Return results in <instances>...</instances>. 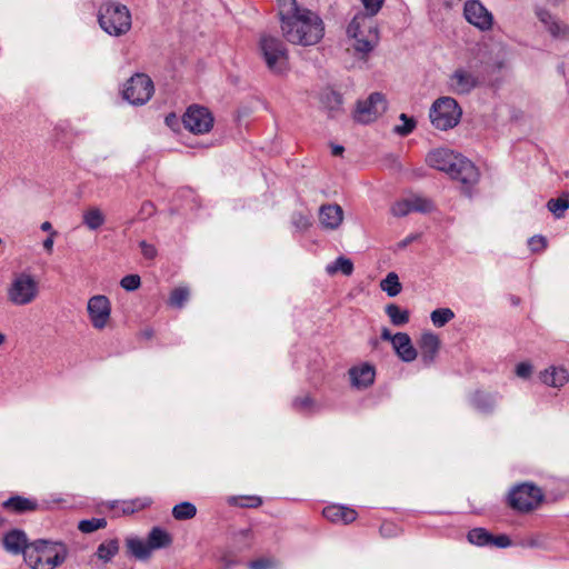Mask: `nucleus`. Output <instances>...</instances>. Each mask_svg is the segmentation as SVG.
<instances>
[{"label": "nucleus", "instance_id": "obj_1", "mask_svg": "<svg viewBox=\"0 0 569 569\" xmlns=\"http://www.w3.org/2000/svg\"><path fill=\"white\" fill-rule=\"evenodd\" d=\"M280 22L282 34L290 43L313 46L323 37L322 20L309 9L283 12Z\"/></svg>", "mask_w": 569, "mask_h": 569}, {"label": "nucleus", "instance_id": "obj_2", "mask_svg": "<svg viewBox=\"0 0 569 569\" xmlns=\"http://www.w3.org/2000/svg\"><path fill=\"white\" fill-rule=\"evenodd\" d=\"M426 162L429 167L459 181L467 192L479 181L478 168L468 158L450 149L438 148L430 151L426 156Z\"/></svg>", "mask_w": 569, "mask_h": 569}, {"label": "nucleus", "instance_id": "obj_3", "mask_svg": "<svg viewBox=\"0 0 569 569\" xmlns=\"http://www.w3.org/2000/svg\"><path fill=\"white\" fill-rule=\"evenodd\" d=\"M68 557V548L59 541L39 539L24 552V562L31 569H56Z\"/></svg>", "mask_w": 569, "mask_h": 569}, {"label": "nucleus", "instance_id": "obj_4", "mask_svg": "<svg viewBox=\"0 0 569 569\" xmlns=\"http://www.w3.org/2000/svg\"><path fill=\"white\" fill-rule=\"evenodd\" d=\"M347 34L353 40L352 47L356 53L367 57L379 43V30L376 21L358 12L347 28Z\"/></svg>", "mask_w": 569, "mask_h": 569}, {"label": "nucleus", "instance_id": "obj_5", "mask_svg": "<svg viewBox=\"0 0 569 569\" xmlns=\"http://www.w3.org/2000/svg\"><path fill=\"white\" fill-rule=\"evenodd\" d=\"M39 295V281L34 274L28 271L14 272L6 289L7 300L14 307L31 305Z\"/></svg>", "mask_w": 569, "mask_h": 569}, {"label": "nucleus", "instance_id": "obj_6", "mask_svg": "<svg viewBox=\"0 0 569 569\" xmlns=\"http://www.w3.org/2000/svg\"><path fill=\"white\" fill-rule=\"evenodd\" d=\"M98 21L102 30L113 37L126 34L132 24L129 9L119 2L103 3L99 9Z\"/></svg>", "mask_w": 569, "mask_h": 569}, {"label": "nucleus", "instance_id": "obj_7", "mask_svg": "<svg viewBox=\"0 0 569 569\" xmlns=\"http://www.w3.org/2000/svg\"><path fill=\"white\" fill-rule=\"evenodd\" d=\"M259 50L271 72L283 74L289 70L288 50L279 38L262 34L259 40Z\"/></svg>", "mask_w": 569, "mask_h": 569}, {"label": "nucleus", "instance_id": "obj_8", "mask_svg": "<svg viewBox=\"0 0 569 569\" xmlns=\"http://www.w3.org/2000/svg\"><path fill=\"white\" fill-rule=\"evenodd\" d=\"M462 116V110L452 97L438 98L431 106L429 118L432 126L439 130H449L456 127Z\"/></svg>", "mask_w": 569, "mask_h": 569}, {"label": "nucleus", "instance_id": "obj_9", "mask_svg": "<svg viewBox=\"0 0 569 569\" xmlns=\"http://www.w3.org/2000/svg\"><path fill=\"white\" fill-rule=\"evenodd\" d=\"M542 500L541 489L528 482L517 485L508 496L509 506L519 512L532 511L539 507Z\"/></svg>", "mask_w": 569, "mask_h": 569}, {"label": "nucleus", "instance_id": "obj_10", "mask_svg": "<svg viewBox=\"0 0 569 569\" xmlns=\"http://www.w3.org/2000/svg\"><path fill=\"white\" fill-rule=\"evenodd\" d=\"M153 82L143 73L132 76L124 84L123 98L134 106L144 104L153 94Z\"/></svg>", "mask_w": 569, "mask_h": 569}, {"label": "nucleus", "instance_id": "obj_11", "mask_svg": "<svg viewBox=\"0 0 569 569\" xmlns=\"http://www.w3.org/2000/svg\"><path fill=\"white\" fill-rule=\"evenodd\" d=\"M387 110L386 97L380 92L371 93L365 101H359L355 119L360 123H370Z\"/></svg>", "mask_w": 569, "mask_h": 569}, {"label": "nucleus", "instance_id": "obj_12", "mask_svg": "<svg viewBox=\"0 0 569 569\" xmlns=\"http://www.w3.org/2000/svg\"><path fill=\"white\" fill-rule=\"evenodd\" d=\"M87 312L91 326L96 330H103L111 319V302L104 295L92 296L87 303Z\"/></svg>", "mask_w": 569, "mask_h": 569}, {"label": "nucleus", "instance_id": "obj_13", "mask_svg": "<svg viewBox=\"0 0 569 569\" xmlns=\"http://www.w3.org/2000/svg\"><path fill=\"white\" fill-rule=\"evenodd\" d=\"M463 17L471 26L482 32L490 31L493 27V14L480 0H467L463 4Z\"/></svg>", "mask_w": 569, "mask_h": 569}, {"label": "nucleus", "instance_id": "obj_14", "mask_svg": "<svg viewBox=\"0 0 569 569\" xmlns=\"http://www.w3.org/2000/svg\"><path fill=\"white\" fill-rule=\"evenodd\" d=\"M479 84L480 78L478 73L465 67L455 69L447 81L448 90L459 96L469 94Z\"/></svg>", "mask_w": 569, "mask_h": 569}, {"label": "nucleus", "instance_id": "obj_15", "mask_svg": "<svg viewBox=\"0 0 569 569\" xmlns=\"http://www.w3.org/2000/svg\"><path fill=\"white\" fill-rule=\"evenodd\" d=\"M186 129L193 133L209 132L213 126V117L204 107L191 106L182 117Z\"/></svg>", "mask_w": 569, "mask_h": 569}, {"label": "nucleus", "instance_id": "obj_16", "mask_svg": "<svg viewBox=\"0 0 569 569\" xmlns=\"http://www.w3.org/2000/svg\"><path fill=\"white\" fill-rule=\"evenodd\" d=\"M432 209V202L420 196H412L395 202L391 207V213L395 217H405L408 213L429 212Z\"/></svg>", "mask_w": 569, "mask_h": 569}, {"label": "nucleus", "instance_id": "obj_17", "mask_svg": "<svg viewBox=\"0 0 569 569\" xmlns=\"http://www.w3.org/2000/svg\"><path fill=\"white\" fill-rule=\"evenodd\" d=\"M539 21L543 24L546 31L557 40L569 39V27L558 17L551 14L548 10L539 8L537 11Z\"/></svg>", "mask_w": 569, "mask_h": 569}, {"label": "nucleus", "instance_id": "obj_18", "mask_svg": "<svg viewBox=\"0 0 569 569\" xmlns=\"http://www.w3.org/2000/svg\"><path fill=\"white\" fill-rule=\"evenodd\" d=\"M440 340L437 335L432 332H425L419 340L420 360L426 366H431L439 352Z\"/></svg>", "mask_w": 569, "mask_h": 569}, {"label": "nucleus", "instance_id": "obj_19", "mask_svg": "<svg viewBox=\"0 0 569 569\" xmlns=\"http://www.w3.org/2000/svg\"><path fill=\"white\" fill-rule=\"evenodd\" d=\"M29 547L27 535L22 530L13 529L3 537V548L12 555L22 553L24 556Z\"/></svg>", "mask_w": 569, "mask_h": 569}, {"label": "nucleus", "instance_id": "obj_20", "mask_svg": "<svg viewBox=\"0 0 569 569\" xmlns=\"http://www.w3.org/2000/svg\"><path fill=\"white\" fill-rule=\"evenodd\" d=\"M376 371L373 366L362 363L349 370V377L353 387L358 389L368 388L375 381Z\"/></svg>", "mask_w": 569, "mask_h": 569}, {"label": "nucleus", "instance_id": "obj_21", "mask_svg": "<svg viewBox=\"0 0 569 569\" xmlns=\"http://www.w3.org/2000/svg\"><path fill=\"white\" fill-rule=\"evenodd\" d=\"M392 348L396 355L403 362H412L418 356V352L413 347L409 335L406 332H398L395 335Z\"/></svg>", "mask_w": 569, "mask_h": 569}, {"label": "nucleus", "instance_id": "obj_22", "mask_svg": "<svg viewBox=\"0 0 569 569\" xmlns=\"http://www.w3.org/2000/svg\"><path fill=\"white\" fill-rule=\"evenodd\" d=\"M322 515L326 519L335 523L348 525L357 519V511L341 505H331L323 509Z\"/></svg>", "mask_w": 569, "mask_h": 569}, {"label": "nucleus", "instance_id": "obj_23", "mask_svg": "<svg viewBox=\"0 0 569 569\" xmlns=\"http://www.w3.org/2000/svg\"><path fill=\"white\" fill-rule=\"evenodd\" d=\"M319 220L323 228L335 230L343 220L342 208L338 204H325L319 209Z\"/></svg>", "mask_w": 569, "mask_h": 569}, {"label": "nucleus", "instance_id": "obj_24", "mask_svg": "<svg viewBox=\"0 0 569 569\" xmlns=\"http://www.w3.org/2000/svg\"><path fill=\"white\" fill-rule=\"evenodd\" d=\"M2 507L14 513H24L29 511H34L38 508V502L34 499L17 495L4 500L2 502Z\"/></svg>", "mask_w": 569, "mask_h": 569}, {"label": "nucleus", "instance_id": "obj_25", "mask_svg": "<svg viewBox=\"0 0 569 569\" xmlns=\"http://www.w3.org/2000/svg\"><path fill=\"white\" fill-rule=\"evenodd\" d=\"M540 380L549 387L560 388L568 382L569 375L563 368L550 367L540 373Z\"/></svg>", "mask_w": 569, "mask_h": 569}, {"label": "nucleus", "instance_id": "obj_26", "mask_svg": "<svg viewBox=\"0 0 569 569\" xmlns=\"http://www.w3.org/2000/svg\"><path fill=\"white\" fill-rule=\"evenodd\" d=\"M126 547L128 552L139 560H147L152 553L148 540L146 541L139 537H128L126 539Z\"/></svg>", "mask_w": 569, "mask_h": 569}, {"label": "nucleus", "instance_id": "obj_27", "mask_svg": "<svg viewBox=\"0 0 569 569\" xmlns=\"http://www.w3.org/2000/svg\"><path fill=\"white\" fill-rule=\"evenodd\" d=\"M499 400L498 393H490L483 391L475 392L472 397V406L485 413L491 412Z\"/></svg>", "mask_w": 569, "mask_h": 569}, {"label": "nucleus", "instance_id": "obj_28", "mask_svg": "<svg viewBox=\"0 0 569 569\" xmlns=\"http://www.w3.org/2000/svg\"><path fill=\"white\" fill-rule=\"evenodd\" d=\"M104 212L96 206L89 207L82 213L83 224L91 231L98 230L106 223Z\"/></svg>", "mask_w": 569, "mask_h": 569}, {"label": "nucleus", "instance_id": "obj_29", "mask_svg": "<svg viewBox=\"0 0 569 569\" xmlns=\"http://www.w3.org/2000/svg\"><path fill=\"white\" fill-rule=\"evenodd\" d=\"M119 552V540L109 539L101 542L96 551V556L103 563H108Z\"/></svg>", "mask_w": 569, "mask_h": 569}, {"label": "nucleus", "instance_id": "obj_30", "mask_svg": "<svg viewBox=\"0 0 569 569\" xmlns=\"http://www.w3.org/2000/svg\"><path fill=\"white\" fill-rule=\"evenodd\" d=\"M147 540L152 551L156 549L168 547L172 541L170 535L159 527H154L151 529Z\"/></svg>", "mask_w": 569, "mask_h": 569}, {"label": "nucleus", "instance_id": "obj_31", "mask_svg": "<svg viewBox=\"0 0 569 569\" xmlns=\"http://www.w3.org/2000/svg\"><path fill=\"white\" fill-rule=\"evenodd\" d=\"M386 313L389 317L393 326H405L409 322L410 313L406 309H401L395 303H390L386 307Z\"/></svg>", "mask_w": 569, "mask_h": 569}, {"label": "nucleus", "instance_id": "obj_32", "mask_svg": "<svg viewBox=\"0 0 569 569\" xmlns=\"http://www.w3.org/2000/svg\"><path fill=\"white\" fill-rule=\"evenodd\" d=\"M380 287L389 297H396L401 292V283L396 272H389L381 281Z\"/></svg>", "mask_w": 569, "mask_h": 569}, {"label": "nucleus", "instance_id": "obj_33", "mask_svg": "<svg viewBox=\"0 0 569 569\" xmlns=\"http://www.w3.org/2000/svg\"><path fill=\"white\" fill-rule=\"evenodd\" d=\"M326 271L328 274H335L341 271L345 276H350L353 271V263L348 258L339 257L326 267Z\"/></svg>", "mask_w": 569, "mask_h": 569}, {"label": "nucleus", "instance_id": "obj_34", "mask_svg": "<svg viewBox=\"0 0 569 569\" xmlns=\"http://www.w3.org/2000/svg\"><path fill=\"white\" fill-rule=\"evenodd\" d=\"M467 538L470 543L483 547L490 546L492 535L485 528H475L468 532Z\"/></svg>", "mask_w": 569, "mask_h": 569}, {"label": "nucleus", "instance_id": "obj_35", "mask_svg": "<svg viewBox=\"0 0 569 569\" xmlns=\"http://www.w3.org/2000/svg\"><path fill=\"white\" fill-rule=\"evenodd\" d=\"M197 508L193 503L183 501L176 505L172 509V516L177 520H188L196 516Z\"/></svg>", "mask_w": 569, "mask_h": 569}, {"label": "nucleus", "instance_id": "obj_36", "mask_svg": "<svg viewBox=\"0 0 569 569\" xmlns=\"http://www.w3.org/2000/svg\"><path fill=\"white\" fill-rule=\"evenodd\" d=\"M547 207L556 218L563 217L566 210L569 208V194H563L559 198L550 199L547 203Z\"/></svg>", "mask_w": 569, "mask_h": 569}, {"label": "nucleus", "instance_id": "obj_37", "mask_svg": "<svg viewBox=\"0 0 569 569\" xmlns=\"http://www.w3.org/2000/svg\"><path fill=\"white\" fill-rule=\"evenodd\" d=\"M430 318L432 323L440 328L455 318V313L449 308H439L431 312Z\"/></svg>", "mask_w": 569, "mask_h": 569}, {"label": "nucleus", "instance_id": "obj_38", "mask_svg": "<svg viewBox=\"0 0 569 569\" xmlns=\"http://www.w3.org/2000/svg\"><path fill=\"white\" fill-rule=\"evenodd\" d=\"M292 407L295 408L296 411L301 412V413H310V412L316 411V409H317L316 402L308 395L302 396V397H297L292 401Z\"/></svg>", "mask_w": 569, "mask_h": 569}, {"label": "nucleus", "instance_id": "obj_39", "mask_svg": "<svg viewBox=\"0 0 569 569\" xmlns=\"http://www.w3.org/2000/svg\"><path fill=\"white\" fill-rule=\"evenodd\" d=\"M399 119L402 121V124L396 126L393 128V132L396 134L400 137H407L416 129L417 122L413 118L408 117L406 113H401Z\"/></svg>", "mask_w": 569, "mask_h": 569}, {"label": "nucleus", "instance_id": "obj_40", "mask_svg": "<svg viewBox=\"0 0 569 569\" xmlns=\"http://www.w3.org/2000/svg\"><path fill=\"white\" fill-rule=\"evenodd\" d=\"M107 526L104 518H91L81 520L78 525V529L83 533H91L98 529H102Z\"/></svg>", "mask_w": 569, "mask_h": 569}, {"label": "nucleus", "instance_id": "obj_41", "mask_svg": "<svg viewBox=\"0 0 569 569\" xmlns=\"http://www.w3.org/2000/svg\"><path fill=\"white\" fill-rule=\"evenodd\" d=\"M189 299V290L186 287H179L172 290L169 305L173 308H182Z\"/></svg>", "mask_w": 569, "mask_h": 569}, {"label": "nucleus", "instance_id": "obj_42", "mask_svg": "<svg viewBox=\"0 0 569 569\" xmlns=\"http://www.w3.org/2000/svg\"><path fill=\"white\" fill-rule=\"evenodd\" d=\"M140 284H141V279L138 274L124 276L120 281V286L126 291H134L140 287Z\"/></svg>", "mask_w": 569, "mask_h": 569}, {"label": "nucleus", "instance_id": "obj_43", "mask_svg": "<svg viewBox=\"0 0 569 569\" xmlns=\"http://www.w3.org/2000/svg\"><path fill=\"white\" fill-rule=\"evenodd\" d=\"M361 2L367 11L363 13L373 19V17L380 11L385 0H361Z\"/></svg>", "mask_w": 569, "mask_h": 569}, {"label": "nucleus", "instance_id": "obj_44", "mask_svg": "<svg viewBox=\"0 0 569 569\" xmlns=\"http://www.w3.org/2000/svg\"><path fill=\"white\" fill-rule=\"evenodd\" d=\"M110 509L114 510L116 513H122V515H131L133 513V509L129 505V500H122V501H111L109 505Z\"/></svg>", "mask_w": 569, "mask_h": 569}, {"label": "nucleus", "instance_id": "obj_45", "mask_svg": "<svg viewBox=\"0 0 569 569\" xmlns=\"http://www.w3.org/2000/svg\"><path fill=\"white\" fill-rule=\"evenodd\" d=\"M528 244L532 252H538L546 248L547 240L542 236H533L529 239Z\"/></svg>", "mask_w": 569, "mask_h": 569}, {"label": "nucleus", "instance_id": "obj_46", "mask_svg": "<svg viewBox=\"0 0 569 569\" xmlns=\"http://www.w3.org/2000/svg\"><path fill=\"white\" fill-rule=\"evenodd\" d=\"M280 4V12L279 18L281 19V14L283 12H296L298 10H301L302 8H299L296 0H278Z\"/></svg>", "mask_w": 569, "mask_h": 569}, {"label": "nucleus", "instance_id": "obj_47", "mask_svg": "<svg viewBox=\"0 0 569 569\" xmlns=\"http://www.w3.org/2000/svg\"><path fill=\"white\" fill-rule=\"evenodd\" d=\"M490 546H495L498 548H507V547L511 546V540L506 535H499V536L492 535V539L490 540Z\"/></svg>", "mask_w": 569, "mask_h": 569}, {"label": "nucleus", "instance_id": "obj_48", "mask_svg": "<svg viewBox=\"0 0 569 569\" xmlns=\"http://www.w3.org/2000/svg\"><path fill=\"white\" fill-rule=\"evenodd\" d=\"M532 373V366L528 362H520L516 367V375L520 378L527 379Z\"/></svg>", "mask_w": 569, "mask_h": 569}, {"label": "nucleus", "instance_id": "obj_49", "mask_svg": "<svg viewBox=\"0 0 569 569\" xmlns=\"http://www.w3.org/2000/svg\"><path fill=\"white\" fill-rule=\"evenodd\" d=\"M129 505L133 509V512H136L138 510H142L146 507L150 506L151 505V499L147 498V497H144V498H136V499L129 500Z\"/></svg>", "mask_w": 569, "mask_h": 569}, {"label": "nucleus", "instance_id": "obj_50", "mask_svg": "<svg viewBox=\"0 0 569 569\" xmlns=\"http://www.w3.org/2000/svg\"><path fill=\"white\" fill-rule=\"evenodd\" d=\"M292 222L300 230L307 229L310 226L309 218L302 213H295Z\"/></svg>", "mask_w": 569, "mask_h": 569}, {"label": "nucleus", "instance_id": "obj_51", "mask_svg": "<svg viewBox=\"0 0 569 569\" xmlns=\"http://www.w3.org/2000/svg\"><path fill=\"white\" fill-rule=\"evenodd\" d=\"M140 249H141L143 257L147 259H153L157 254V250H156L154 246H152L146 241L140 242Z\"/></svg>", "mask_w": 569, "mask_h": 569}, {"label": "nucleus", "instance_id": "obj_52", "mask_svg": "<svg viewBox=\"0 0 569 569\" xmlns=\"http://www.w3.org/2000/svg\"><path fill=\"white\" fill-rule=\"evenodd\" d=\"M273 562L269 559H258L250 563V569H269Z\"/></svg>", "mask_w": 569, "mask_h": 569}, {"label": "nucleus", "instance_id": "obj_53", "mask_svg": "<svg viewBox=\"0 0 569 569\" xmlns=\"http://www.w3.org/2000/svg\"><path fill=\"white\" fill-rule=\"evenodd\" d=\"M327 99L330 101V103H332L331 111L338 110V108L342 103V98L337 92H330L329 94H327Z\"/></svg>", "mask_w": 569, "mask_h": 569}, {"label": "nucleus", "instance_id": "obj_54", "mask_svg": "<svg viewBox=\"0 0 569 569\" xmlns=\"http://www.w3.org/2000/svg\"><path fill=\"white\" fill-rule=\"evenodd\" d=\"M57 231H51V233L43 240V249L48 253H51L53 250L54 238L57 237Z\"/></svg>", "mask_w": 569, "mask_h": 569}, {"label": "nucleus", "instance_id": "obj_55", "mask_svg": "<svg viewBox=\"0 0 569 569\" xmlns=\"http://www.w3.org/2000/svg\"><path fill=\"white\" fill-rule=\"evenodd\" d=\"M397 528L393 526V523L387 522L382 523L380 527V533L383 537H391L396 535Z\"/></svg>", "mask_w": 569, "mask_h": 569}, {"label": "nucleus", "instance_id": "obj_56", "mask_svg": "<svg viewBox=\"0 0 569 569\" xmlns=\"http://www.w3.org/2000/svg\"><path fill=\"white\" fill-rule=\"evenodd\" d=\"M247 500L248 502L241 505L242 507H258L262 503V500L259 497H249Z\"/></svg>", "mask_w": 569, "mask_h": 569}, {"label": "nucleus", "instance_id": "obj_57", "mask_svg": "<svg viewBox=\"0 0 569 569\" xmlns=\"http://www.w3.org/2000/svg\"><path fill=\"white\" fill-rule=\"evenodd\" d=\"M381 339L386 340V341H390L391 345L393 346L395 335H392L388 328H383L381 330Z\"/></svg>", "mask_w": 569, "mask_h": 569}, {"label": "nucleus", "instance_id": "obj_58", "mask_svg": "<svg viewBox=\"0 0 569 569\" xmlns=\"http://www.w3.org/2000/svg\"><path fill=\"white\" fill-rule=\"evenodd\" d=\"M40 228H41V230H42V231L49 232V234L51 233V231H54V230L52 229V224H51V222H49V221H44V222H42V223H41V226H40Z\"/></svg>", "mask_w": 569, "mask_h": 569}, {"label": "nucleus", "instance_id": "obj_59", "mask_svg": "<svg viewBox=\"0 0 569 569\" xmlns=\"http://www.w3.org/2000/svg\"><path fill=\"white\" fill-rule=\"evenodd\" d=\"M345 148L342 146L336 144L332 146V154L333 156H341L343 153Z\"/></svg>", "mask_w": 569, "mask_h": 569}, {"label": "nucleus", "instance_id": "obj_60", "mask_svg": "<svg viewBox=\"0 0 569 569\" xmlns=\"http://www.w3.org/2000/svg\"><path fill=\"white\" fill-rule=\"evenodd\" d=\"M142 210L146 211L148 214H151L153 212V204L151 202H144L142 206Z\"/></svg>", "mask_w": 569, "mask_h": 569}, {"label": "nucleus", "instance_id": "obj_61", "mask_svg": "<svg viewBox=\"0 0 569 569\" xmlns=\"http://www.w3.org/2000/svg\"><path fill=\"white\" fill-rule=\"evenodd\" d=\"M4 341H6V337L3 333L0 332V347L3 345Z\"/></svg>", "mask_w": 569, "mask_h": 569}, {"label": "nucleus", "instance_id": "obj_62", "mask_svg": "<svg viewBox=\"0 0 569 569\" xmlns=\"http://www.w3.org/2000/svg\"><path fill=\"white\" fill-rule=\"evenodd\" d=\"M4 523V518L0 516V527Z\"/></svg>", "mask_w": 569, "mask_h": 569}]
</instances>
